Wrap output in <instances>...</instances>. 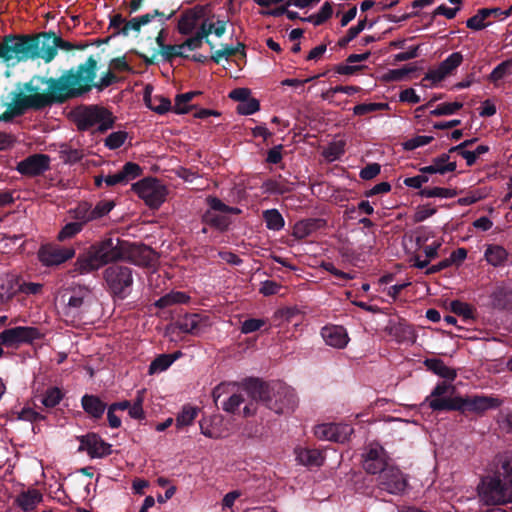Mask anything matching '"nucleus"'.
<instances>
[{"label":"nucleus","mask_w":512,"mask_h":512,"mask_svg":"<svg viewBox=\"0 0 512 512\" xmlns=\"http://www.w3.org/2000/svg\"><path fill=\"white\" fill-rule=\"evenodd\" d=\"M12 93L27 111L64 104L73 99L69 70L63 71L58 78L34 75L28 82L18 83Z\"/></svg>","instance_id":"nucleus-1"},{"label":"nucleus","mask_w":512,"mask_h":512,"mask_svg":"<svg viewBox=\"0 0 512 512\" xmlns=\"http://www.w3.org/2000/svg\"><path fill=\"white\" fill-rule=\"evenodd\" d=\"M127 247L128 241L118 237L109 236L96 241L78 255L68 274L74 278L95 272L109 263L124 260Z\"/></svg>","instance_id":"nucleus-2"},{"label":"nucleus","mask_w":512,"mask_h":512,"mask_svg":"<svg viewBox=\"0 0 512 512\" xmlns=\"http://www.w3.org/2000/svg\"><path fill=\"white\" fill-rule=\"evenodd\" d=\"M42 59L38 33H10L0 38V64L7 68Z\"/></svg>","instance_id":"nucleus-3"},{"label":"nucleus","mask_w":512,"mask_h":512,"mask_svg":"<svg viewBox=\"0 0 512 512\" xmlns=\"http://www.w3.org/2000/svg\"><path fill=\"white\" fill-rule=\"evenodd\" d=\"M68 70L73 99L84 96L91 92L93 88L103 91L119 80L111 70H108L101 75L98 81H95L98 61L93 55H90L84 63H80L77 67H72Z\"/></svg>","instance_id":"nucleus-4"},{"label":"nucleus","mask_w":512,"mask_h":512,"mask_svg":"<svg viewBox=\"0 0 512 512\" xmlns=\"http://www.w3.org/2000/svg\"><path fill=\"white\" fill-rule=\"evenodd\" d=\"M477 489L486 505L512 504V455L502 462L494 476L483 478Z\"/></svg>","instance_id":"nucleus-5"},{"label":"nucleus","mask_w":512,"mask_h":512,"mask_svg":"<svg viewBox=\"0 0 512 512\" xmlns=\"http://www.w3.org/2000/svg\"><path fill=\"white\" fill-rule=\"evenodd\" d=\"M503 402V399L494 395H473L435 398L430 400L429 406L433 411L471 412L482 416L488 410L499 408Z\"/></svg>","instance_id":"nucleus-6"},{"label":"nucleus","mask_w":512,"mask_h":512,"mask_svg":"<svg viewBox=\"0 0 512 512\" xmlns=\"http://www.w3.org/2000/svg\"><path fill=\"white\" fill-rule=\"evenodd\" d=\"M74 121L79 131H88L97 126L96 131L105 133L115 123V117L107 108L98 105L83 106L74 111Z\"/></svg>","instance_id":"nucleus-7"},{"label":"nucleus","mask_w":512,"mask_h":512,"mask_svg":"<svg viewBox=\"0 0 512 512\" xmlns=\"http://www.w3.org/2000/svg\"><path fill=\"white\" fill-rule=\"evenodd\" d=\"M70 296L62 308V316L66 323H75L82 320L89 311L92 302V291L88 286L75 285L68 288Z\"/></svg>","instance_id":"nucleus-8"},{"label":"nucleus","mask_w":512,"mask_h":512,"mask_svg":"<svg viewBox=\"0 0 512 512\" xmlns=\"http://www.w3.org/2000/svg\"><path fill=\"white\" fill-rule=\"evenodd\" d=\"M103 278L113 299L124 300L131 293L133 270L130 267L113 264L104 270Z\"/></svg>","instance_id":"nucleus-9"},{"label":"nucleus","mask_w":512,"mask_h":512,"mask_svg":"<svg viewBox=\"0 0 512 512\" xmlns=\"http://www.w3.org/2000/svg\"><path fill=\"white\" fill-rule=\"evenodd\" d=\"M241 388L245 396L250 398V402L243 408L245 417L253 416L256 413V403L258 402L268 408V401L271 400L274 384L270 385L259 378H247L241 383Z\"/></svg>","instance_id":"nucleus-10"},{"label":"nucleus","mask_w":512,"mask_h":512,"mask_svg":"<svg viewBox=\"0 0 512 512\" xmlns=\"http://www.w3.org/2000/svg\"><path fill=\"white\" fill-rule=\"evenodd\" d=\"M132 190L153 209L159 208L166 199L165 186L155 178L147 177L133 183Z\"/></svg>","instance_id":"nucleus-11"},{"label":"nucleus","mask_w":512,"mask_h":512,"mask_svg":"<svg viewBox=\"0 0 512 512\" xmlns=\"http://www.w3.org/2000/svg\"><path fill=\"white\" fill-rule=\"evenodd\" d=\"M4 347L17 349L21 345H32L35 341L41 340L44 334L36 327L16 326L4 329L0 332Z\"/></svg>","instance_id":"nucleus-12"},{"label":"nucleus","mask_w":512,"mask_h":512,"mask_svg":"<svg viewBox=\"0 0 512 512\" xmlns=\"http://www.w3.org/2000/svg\"><path fill=\"white\" fill-rule=\"evenodd\" d=\"M268 401V409L277 414H286L294 411L298 404V398L294 389L282 383H274V391Z\"/></svg>","instance_id":"nucleus-13"},{"label":"nucleus","mask_w":512,"mask_h":512,"mask_svg":"<svg viewBox=\"0 0 512 512\" xmlns=\"http://www.w3.org/2000/svg\"><path fill=\"white\" fill-rule=\"evenodd\" d=\"M42 60L47 64L54 60L58 49L71 51L73 43L57 36L53 31L40 32Z\"/></svg>","instance_id":"nucleus-14"},{"label":"nucleus","mask_w":512,"mask_h":512,"mask_svg":"<svg viewBox=\"0 0 512 512\" xmlns=\"http://www.w3.org/2000/svg\"><path fill=\"white\" fill-rule=\"evenodd\" d=\"M80 442L78 451H86L91 458H104L112 453V445L104 441L97 433L90 432L77 436Z\"/></svg>","instance_id":"nucleus-15"},{"label":"nucleus","mask_w":512,"mask_h":512,"mask_svg":"<svg viewBox=\"0 0 512 512\" xmlns=\"http://www.w3.org/2000/svg\"><path fill=\"white\" fill-rule=\"evenodd\" d=\"M75 256L73 247H61L56 244L42 245L38 251L39 261L44 266L60 265Z\"/></svg>","instance_id":"nucleus-16"},{"label":"nucleus","mask_w":512,"mask_h":512,"mask_svg":"<svg viewBox=\"0 0 512 512\" xmlns=\"http://www.w3.org/2000/svg\"><path fill=\"white\" fill-rule=\"evenodd\" d=\"M50 162L49 155L36 153L18 162L16 170L23 176L36 177L50 169Z\"/></svg>","instance_id":"nucleus-17"},{"label":"nucleus","mask_w":512,"mask_h":512,"mask_svg":"<svg viewBox=\"0 0 512 512\" xmlns=\"http://www.w3.org/2000/svg\"><path fill=\"white\" fill-rule=\"evenodd\" d=\"M377 485L381 490L397 495L405 490L407 480L399 468L390 466L379 475Z\"/></svg>","instance_id":"nucleus-18"},{"label":"nucleus","mask_w":512,"mask_h":512,"mask_svg":"<svg viewBox=\"0 0 512 512\" xmlns=\"http://www.w3.org/2000/svg\"><path fill=\"white\" fill-rule=\"evenodd\" d=\"M388 465V456L385 449L376 444L371 445L364 455L363 468L369 474L381 475Z\"/></svg>","instance_id":"nucleus-19"},{"label":"nucleus","mask_w":512,"mask_h":512,"mask_svg":"<svg viewBox=\"0 0 512 512\" xmlns=\"http://www.w3.org/2000/svg\"><path fill=\"white\" fill-rule=\"evenodd\" d=\"M214 200L220 199L215 196H208L206 198V203L209 208L202 214L201 222L220 232H225L229 229L232 220L229 216L225 215V213H222L221 210L213 208Z\"/></svg>","instance_id":"nucleus-20"},{"label":"nucleus","mask_w":512,"mask_h":512,"mask_svg":"<svg viewBox=\"0 0 512 512\" xmlns=\"http://www.w3.org/2000/svg\"><path fill=\"white\" fill-rule=\"evenodd\" d=\"M43 285L34 282H22L18 280H8L1 285L0 299L2 301L11 300L17 292H23L28 295H36L42 291Z\"/></svg>","instance_id":"nucleus-21"},{"label":"nucleus","mask_w":512,"mask_h":512,"mask_svg":"<svg viewBox=\"0 0 512 512\" xmlns=\"http://www.w3.org/2000/svg\"><path fill=\"white\" fill-rule=\"evenodd\" d=\"M125 259L138 266H150L155 261V252L144 244H131L128 242Z\"/></svg>","instance_id":"nucleus-22"},{"label":"nucleus","mask_w":512,"mask_h":512,"mask_svg":"<svg viewBox=\"0 0 512 512\" xmlns=\"http://www.w3.org/2000/svg\"><path fill=\"white\" fill-rule=\"evenodd\" d=\"M182 44H176V45H165L162 49H160L158 52H155L151 57L136 52L137 56L143 60V62L147 65H153L156 63V57L158 54H161L165 61L172 62L175 57H180L183 59L190 58V55L185 54L183 52Z\"/></svg>","instance_id":"nucleus-23"},{"label":"nucleus","mask_w":512,"mask_h":512,"mask_svg":"<svg viewBox=\"0 0 512 512\" xmlns=\"http://www.w3.org/2000/svg\"><path fill=\"white\" fill-rule=\"evenodd\" d=\"M327 221L323 218H306L299 220L293 226L292 235L296 239H304L309 237L318 230L324 229Z\"/></svg>","instance_id":"nucleus-24"},{"label":"nucleus","mask_w":512,"mask_h":512,"mask_svg":"<svg viewBox=\"0 0 512 512\" xmlns=\"http://www.w3.org/2000/svg\"><path fill=\"white\" fill-rule=\"evenodd\" d=\"M321 336L327 345L338 349L346 347L349 341L346 329L340 325L323 327L321 330Z\"/></svg>","instance_id":"nucleus-25"},{"label":"nucleus","mask_w":512,"mask_h":512,"mask_svg":"<svg viewBox=\"0 0 512 512\" xmlns=\"http://www.w3.org/2000/svg\"><path fill=\"white\" fill-rule=\"evenodd\" d=\"M385 331L398 343L413 341L415 338L412 326L405 321L395 322L393 320H389Z\"/></svg>","instance_id":"nucleus-26"},{"label":"nucleus","mask_w":512,"mask_h":512,"mask_svg":"<svg viewBox=\"0 0 512 512\" xmlns=\"http://www.w3.org/2000/svg\"><path fill=\"white\" fill-rule=\"evenodd\" d=\"M81 406L87 415L94 420H99L107 408V404L97 395L85 394L81 398Z\"/></svg>","instance_id":"nucleus-27"},{"label":"nucleus","mask_w":512,"mask_h":512,"mask_svg":"<svg viewBox=\"0 0 512 512\" xmlns=\"http://www.w3.org/2000/svg\"><path fill=\"white\" fill-rule=\"evenodd\" d=\"M175 325L183 333L199 335L203 321L199 314H185L176 321Z\"/></svg>","instance_id":"nucleus-28"},{"label":"nucleus","mask_w":512,"mask_h":512,"mask_svg":"<svg viewBox=\"0 0 512 512\" xmlns=\"http://www.w3.org/2000/svg\"><path fill=\"white\" fill-rule=\"evenodd\" d=\"M424 365L429 371L446 380L453 381L457 376L456 370L445 365L439 358H427Z\"/></svg>","instance_id":"nucleus-29"},{"label":"nucleus","mask_w":512,"mask_h":512,"mask_svg":"<svg viewBox=\"0 0 512 512\" xmlns=\"http://www.w3.org/2000/svg\"><path fill=\"white\" fill-rule=\"evenodd\" d=\"M43 500V495L37 489L23 491L16 498V504L24 511H32Z\"/></svg>","instance_id":"nucleus-30"},{"label":"nucleus","mask_w":512,"mask_h":512,"mask_svg":"<svg viewBox=\"0 0 512 512\" xmlns=\"http://www.w3.org/2000/svg\"><path fill=\"white\" fill-rule=\"evenodd\" d=\"M68 213L70 217L75 222L80 223L83 228L87 223L94 221L92 204L87 201L79 202L77 206L70 209Z\"/></svg>","instance_id":"nucleus-31"},{"label":"nucleus","mask_w":512,"mask_h":512,"mask_svg":"<svg viewBox=\"0 0 512 512\" xmlns=\"http://www.w3.org/2000/svg\"><path fill=\"white\" fill-rule=\"evenodd\" d=\"M199 91H190L182 94H177L175 97V104L173 106V112L182 115L187 114L196 108L195 105L189 104L197 95H200Z\"/></svg>","instance_id":"nucleus-32"},{"label":"nucleus","mask_w":512,"mask_h":512,"mask_svg":"<svg viewBox=\"0 0 512 512\" xmlns=\"http://www.w3.org/2000/svg\"><path fill=\"white\" fill-rule=\"evenodd\" d=\"M484 257L490 265L498 267L507 261L508 252L500 245L491 244L487 246Z\"/></svg>","instance_id":"nucleus-33"},{"label":"nucleus","mask_w":512,"mask_h":512,"mask_svg":"<svg viewBox=\"0 0 512 512\" xmlns=\"http://www.w3.org/2000/svg\"><path fill=\"white\" fill-rule=\"evenodd\" d=\"M494 308L507 309L512 305V290L505 286H497L491 294Z\"/></svg>","instance_id":"nucleus-34"},{"label":"nucleus","mask_w":512,"mask_h":512,"mask_svg":"<svg viewBox=\"0 0 512 512\" xmlns=\"http://www.w3.org/2000/svg\"><path fill=\"white\" fill-rule=\"evenodd\" d=\"M182 355L181 351H176L172 354L158 355L149 366V373L162 372L167 370L173 363Z\"/></svg>","instance_id":"nucleus-35"},{"label":"nucleus","mask_w":512,"mask_h":512,"mask_svg":"<svg viewBox=\"0 0 512 512\" xmlns=\"http://www.w3.org/2000/svg\"><path fill=\"white\" fill-rule=\"evenodd\" d=\"M299 462L305 466L319 467L324 461L321 451L318 449H301L297 454Z\"/></svg>","instance_id":"nucleus-36"},{"label":"nucleus","mask_w":512,"mask_h":512,"mask_svg":"<svg viewBox=\"0 0 512 512\" xmlns=\"http://www.w3.org/2000/svg\"><path fill=\"white\" fill-rule=\"evenodd\" d=\"M262 218L266 228L273 231H280L285 225L282 214L275 208L267 209L262 212Z\"/></svg>","instance_id":"nucleus-37"},{"label":"nucleus","mask_w":512,"mask_h":512,"mask_svg":"<svg viewBox=\"0 0 512 512\" xmlns=\"http://www.w3.org/2000/svg\"><path fill=\"white\" fill-rule=\"evenodd\" d=\"M189 299H190V297L184 292L172 291V292L167 293V294L163 295L162 297H160L155 302V306L163 309V308L172 306L174 304L187 303L189 301Z\"/></svg>","instance_id":"nucleus-38"},{"label":"nucleus","mask_w":512,"mask_h":512,"mask_svg":"<svg viewBox=\"0 0 512 512\" xmlns=\"http://www.w3.org/2000/svg\"><path fill=\"white\" fill-rule=\"evenodd\" d=\"M449 309L454 314L461 316L463 321L468 322L475 319L476 309L466 302L460 300H453L449 304Z\"/></svg>","instance_id":"nucleus-39"},{"label":"nucleus","mask_w":512,"mask_h":512,"mask_svg":"<svg viewBox=\"0 0 512 512\" xmlns=\"http://www.w3.org/2000/svg\"><path fill=\"white\" fill-rule=\"evenodd\" d=\"M339 429L340 427L336 424H322L315 428V435L320 439L332 440L336 442L343 441L344 437H341Z\"/></svg>","instance_id":"nucleus-40"},{"label":"nucleus","mask_w":512,"mask_h":512,"mask_svg":"<svg viewBox=\"0 0 512 512\" xmlns=\"http://www.w3.org/2000/svg\"><path fill=\"white\" fill-rule=\"evenodd\" d=\"M245 401L246 396L240 386L237 392L232 393L227 399L221 401L222 409L228 413L235 414L239 410L240 405Z\"/></svg>","instance_id":"nucleus-41"},{"label":"nucleus","mask_w":512,"mask_h":512,"mask_svg":"<svg viewBox=\"0 0 512 512\" xmlns=\"http://www.w3.org/2000/svg\"><path fill=\"white\" fill-rule=\"evenodd\" d=\"M11 102L8 105L7 110L0 115V121L9 122L16 116H22L27 109L20 104L21 102L11 92Z\"/></svg>","instance_id":"nucleus-42"},{"label":"nucleus","mask_w":512,"mask_h":512,"mask_svg":"<svg viewBox=\"0 0 512 512\" xmlns=\"http://www.w3.org/2000/svg\"><path fill=\"white\" fill-rule=\"evenodd\" d=\"M332 14V4L330 2H325L317 13L312 14L308 17H304L302 21L312 23L315 26H319L325 23L328 19H330Z\"/></svg>","instance_id":"nucleus-43"},{"label":"nucleus","mask_w":512,"mask_h":512,"mask_svg":"<svg viewBox=\"0 0 512 512\" xmlns=\"http://www.w3.org/2000/svg\"><path fill=\"white\" fill-rule=\"evenodd\" d=\"M199 412V408L193 407L191 405H185L182 408V411L178 414L176 418V425L178 428L191 425L195 418L197 417Z\"/></svg>","instance_id":"nucleus-44"},{"label":"nucleus","mask_w":512,"mask_h":512,"mask_svg":"<svg viewBox=\"0 0 512 512\" xmlns=\"http://www.w3.org/2000/svg\"><path fill=\"white\" fill-rule=\"evenodd\" d=\"M64 397L62 390L56 386L48 388L42 398V404L46 408H54Z\"/></svg>","instance_id":"nucleus-45"},{"label":"nucleus","mask_w":512,"mask_h":512,"mask_svg":"<svg viewBox=\"0 0 512 512\" xmlns=\"http://www.w3.org/2000/svg\"><path fill=\"white\" fill-rule=\"evenodd\" d=\"M512 74V59H507L498 64L488 76V80L496 83L504 77Z\"/></svg>","instance_id":"nucleus-46"},{"label":"nucleus","mask_w":512,"mask_h":512,"mask_svg":"<svg viewBox=\"0 0 512 512\" xmlns=\"http://www.w3.org/2000/svg\"><path fill=\"white\" fill-rule=\"evenodd\" d=\"M125 184L140 177L143 174V168L135 162H126L119 171Z\"/></svg>","instance_id":"nucleus-47"},{"label":"nucleus","mask_w":512,"mask_h":512,"mask_svg":"<svg viewBox=\"0 0 512 512\" xmlns=\"http://www.w3.org/2000/svg\"><path fill=\"white\" fill-rule=\"evenodd\" d=\"M206 36L205 26H200L193 36L187 38L183 43H181L182 48H187L190 51L200 49Z\"/></svg>","instance_id":"nucleus-48"},{"label":"nucleus","mask_w":512,"mask_h":512,"mask_svg":"<svg viewBox=\"0 0 512 512\" xmlns=\"http://www.w3.org/2000/svg\"><path fill=\"white\" fill-rule=\"evenodd\" d=\"M390 109L388 103H361L353 107V114L356 116H364L376 111Z\"/></svg>","instance_id":"nucleus-49"},{"label":"nucleus","mask_w":512,"mask_h":512,"mask_svg":"<svg viewBox=\"0 0 512 512\" xmlns=\"http://www.w3.org/2000/svg\"><path fill=\"white\" fill-rule=\"evenodd\" d=\"M419 195L421 197H426V198H432V197L453 198L457 195V191L455 189L442 188V187L423 188L419 191Z\"/></svg>","instance_id":"nucleus-50"},{"label":"nucleus","mask_w":512,"mask_h":512,"mask_svg":"<svg viewBox=\"0 0 512 512\" xmlns=\"http://www.w3.org/2000/svg\"><path fill=\"white\" fill-rule=\"evenodd\" d=\"M147 107L159 115L173 111L170 99L164 96H154L153 101Z\"/></svg>","instance_id":"nucleus-51"},{"label":"nucleus","mask_w":512,"mask_h":512,"mask_svg":"<svg viewBox=\"0 0 512 512\" xmlns=\"http://www.w3.org/2000/svg\"><path fill=\"white\" fill-rule=\"evenodd\" d=\"M200 26H205L206 35L210 36L214 34L216 37H222L226 32L227 20H216L215 22H209L204 20Z\"/></svg>","instance_id":"nucleus-52"},{"label":"nucleus","mask_w":512,"mask_h":512,"mask_svg":"<svg viewBox=\"0 0 512 512\" xmlns=\"http://www.w3.org/2000/svg\"><path fill=\"white\" fill-rule=\"evenodd\" d=\"M463 61V56L460 52H453L439 66L442 68L444 74L447 76L458 68Z\"/></svg>","instance_id":"nucleus-53"},{"label":"nucleus","mask_w":512,"mask_h":512,"mask_svg":"<svg viewBox=\"0 0 512 512\" xmlns=\"http://www.w3.org/2000/svg\"><path fill=\"white\" fill-rule=\"evenodd\" d=\"M196 20L195 15L189 13L183 14L178 21V32L182 35H190L196 27Z\"/></svg>","instance_id":"nucleus-54"},{"label":"nucleus","mask_w":512,"mask_h":512,"mask_svg":"<svg viewBox=\"0 0 512 512\" xmlns=\"http://www.w3.org/2000/svg\"><path fill=\"white\" fill-rule=\"evenodd\" d=\"M463 107L461 102H446L439 104L434 110L430 111L432 116L453 115Z\"/></svg>","instance_id":"nucleus-55"},{"label":"nucleus","mask_w":512,"mask_h":512,"mask_svg":"<svg viewBox=\"0 0 512 512\" xmlns=\"http://www.w3.org/2000/svg\"><path fill=\"white\" fill-rule=\"evenodd\" d=\"M83 152L79 149L71 148L67 145H63L60 150V158L64 163L75 164L82 160Z\"/></svg>","instance_id":"nucleus-56"},{"label":"nucleus","mask_w":512,"mask_h":512,"mask_svg":"<svg viewBox=\"0 0 512 512\" xmlns=\"http://www.w3.org/2000/svg\"><path fill=\"white\" fill-rule=\"evenodd\" d=\"M82 230L83 227L80 223H77L75 221L69 222L66 225H64L62 229L59 231L57 235V240L62 242L71 239L75 237L77 234H79Z\"/></svg>","instance_id":"nucleus-57"},{"label":"nucleus","mask_w":512,"mask_h":512,"mask_svg":"<svg viewBox=\"0 0 512 512\" xmlns=\"http://www.w3.org/2000/svg\"><path fill=\"white\" fill-rule=\"evenodd\" d=\"M450 155L449 153H442L441 155L435 157L432 160L433 165L435 168L443 169V175L448 172H454L456 170L457 164L455 161L450 162Z\"/></svg>","instance_id":"nucleus-58"},{"label":"nucleus","mask_w":512,"mask_h":512,"mask_svg":"<svg viewBox=\"0 0 512 512\" xmlns=\"http://www.w3.org/2000/svg\"><path fill=\"white\" fill-rule=\"evenodd\" d=\"M127 137L128 133L126 131L112 132L105 139V146L110 150H116L125 143Z\"/></svg>","instance_id":"nucleus-59"},{"label":"nucleus","mask_w":512,"mask_h":512,"mask_svg":"<svg viewBox=\"0 0 512 512\" xmlns=\"http://www.w3.org/2000/svg\"><path fill=\"white\" fill-rule=\"evenodd\" d=\"M260 109V103L256 98L249 97L237 105L236 111L241 115H251Z\"/></svg>","instance_id":"nucleus-60"},{"label":"nucleus","mask_w":512,"mask_h":512,"mask_svg":"<svg viewBox=\"0 0 512 512\" xmlns=\"http://www.w3.org/2000/svg\"><path fill=\"white\" fill-rule=\"evenodd\" d=\"M175 14V11L173 10L170 14L168 15H165L163 12H161L160 10L158 9H154L152 12L150 13H146L144 15H141V16H138L142 26L150 23L153 19H155L156 17H159L160 18V21H161V24H164L166 20H169L171 19Z\"/></svg>","instance_id":"nucleus-61"},{"label":"nucleus","mask_w":512,"mask_h":512,"mask_svg":"<svg viewBox=\"0 0 512 512\" xmlns=\"http://www.w3.org/2000/svg\"><path fill=\"white\" fill-rule=\"evenodd\" d=\"M265 325L266 320L264 319L249 318L242 322L241 333L250 334L260 330Z\"/></svg>","instance_id":"nucleus-62"},{"label":"nucleus","mask_w":512,"mask_h":512,"mask_svg":"<svg viewBox=\"0 0 512 512\" xmlns=\"http://www.w3.org/2000/svg\"><path fill=\"white\" fill-rule=\"evenodd\" d=\"M381 172V165L379 163H369L360 170L359 177L362 180H372L377 177Z\"/></svg>","instance_id":"nucleus-63"},{"label":"nucleus","mask_w":512,"mask_h":512,"mask_svg":"<svg viewBox=\"0 0 512 512\" xmlns=\"http://www.w3.org/2000/svg\"><path fill=\"white\" fill-rule=\"evenodd\" d=\"M114 206L115 204L113 201H99L95 207H92L94 220L100 219L107 215L114 208Z\"/></svg>","instance_id":"nucleus-64"}]
</instances>
